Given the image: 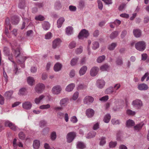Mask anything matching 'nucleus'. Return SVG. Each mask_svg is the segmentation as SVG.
Segmentation results:
<instances>
[{
	"label": "nucleus",
	"mask_w": 149,
	"mask_h": 149,
	"mask_svg": "<svg viewBox=\"0 0 149 149\" xmlns=\"http://www.w3.org/2000/svg\"><path fill=\"white\" fill-rule=\"evenodd\" d=\"M69 101V99L68 98L65 97L61 99L59 102V104L60 106L63 108L66 107Z\"/></svg>",
	"instance_id": "12"
},
{
	"label": "nucleus",
	"mask_w": 149,
	"mask_h": 149,
	"mask_svg": "<svg viewBox=\"0 0 149 149\" xmlns=\"http://www.w3.org/2000/svg\"><path fill=\"white\" fill-rule=\"evenodd\" d=\"M26 93V89L25 88H22L19 90V94L24 95Z\"/></svg>",
	"instance_id": "56"
},
{
	"label": "nucleus",
	"mask_w": 149,
	"mask_h": 149,
	"mask_svg": "<svg viewBox=\"0 0 149 149\" xmlns=\"http://www.w3.org/2000/svg\"><path fill=\"white\" fill-rule=\"evenodd\" d=\"M105 58V56L102 55L98 57L97 59V61L98 63H101L103 61Z\"/></svg>",
	"instance_id": "49"
},
{
	"label": "nucleus",
	"mask_w": 149,
	"mask_h": 149,
	"mask_svg": "<svg viewBox=\"0 0 149 149\" xmlns=\"http://www.w3.org/2000/svg\"><path fill=\"white\" fill-rule=\"evenodd\" d=\"M35 18V19L37 20L40 21H43L45 19L44 17L41 15H39L36 16Z\"/></svg>",
	"instance_id": "51"
},
{
	"label": "nucleus",
	"mask_w": 149,
	"mask_h": 149,
	"mask_svg": "<svg viewBox=\"0 0 149 149\" xmlns=\"http://www.w3.org/2000/svg\"><path fill=\"white\" fill-rule=\"evenodd\" d=\"M83 47L80 46L79 48H77L76 50V52L77 54H79L82 52Z\"/></svg>",
	"instance_id": "58"
},
{
	"label": "nucleus",
	"mask_w": 149,
	"mask_h": 149,
	"mask_svg": "<svg viewBox=\"0 0 149 149\" xmlns=\"http://www.w3.org/2000/svg\"><path fill=\"white\" fill-rule=\"evenodd\" d=\"M109 66L108 65L104 64L102 65L100 68V70L102 71L107 70L108 69Z\"/></svg>",
	"instance_id": "52"
},
{
	"label": "nucleus",
	"mask_w": 149,
	"mask_h": 149,
	"mask_svg": "<svg viewBox=\"0 0 149 149\" xmlns=\"http://www.w3.org/2000/svg\"><path fill=\"white\" fill-rule=\"evenodd\" d=\"M70 121L73 123H76L77 122L78 120L77 118L75 116H74L71 118Z\"/></svg>",
	"instance_id": "60"
},
{
	"label": "nucleus",
	"mask_w": 149,
	"mask_h": 149,
	"mask_svg": "<svg viewBox=\"0 0 149 149\" xmlns=\"http://www.w3.org/2000/svg\"><path fill=\"white\" fill-rule=\"evenodd\" d=\"M52 36V34L50 32H48L45 35V38L47 40L50 39Z\"/></svg>",
	"instance_id": "46"
},
{
	"label": "nucleus",
	"mask_w": 149,
	"mask_h": 149,
	"mask_svg": "<svg viewBox=\"0 0 149 149\" xmlns=\"http://www.w3.org/2000/svg\"><path fill=\"white\" fill-rule=\"evenodd\" d=\"M99 47V44L98 42L94 41L92 43V48L94 50H95Z\"/></svg>",
	"instance_id": "40"
},
{
	"label": "nucleus",
	"mask_w": 149,
	"mask_h": 149,
	"mask_svg": "<svg viewBox=\"0 0 149 149\" xmlns=\"http://www.w3.org/2000/svg\"><path fill=\"white\" fill-rule=\"evenodd\" d=\"M111 116L109 114H107L104 117L103 119V121L105 123H108L111 119Z\"/></svg>",
	"instance_id": "39"
},
{
	"label": "nucleus",
	"mask_w": 149,
	"mask_h": 149,
	"mask_svg": "<svg viewBox=\"0 0 149 149\" xmlns=\"http://www.w3.org/2000/svg\"><path fill=\"white\" fill-rule=\"evenodd\" d=\"M117 44L116 43L113 42L108 46V49L110 50H114Z\"/></svg>",
	"instance_id": "36"
},
{
	"label": "nucleus",
	"mask_w": 149,
	"mask_h": 149,
	"mask_svg": "<svg viewBox=\"0 0 149 149\" xmlns=\"http://www.w3.org/2000/svg\"><path fill=\"white\" fill-rule=\"evenodd\" d=\"M18 46L19 45H17L16 42L11 44L13 54L16 58L19 56L20 54L19 49L18 47Z\"/></svg>",
	"instance_id": "2"
},
{
	"label": "nucleus",
	"mask_w": 149,
	"mask_h": 149,
	"mask_svg": "<svg viewBox=\"0 0 149 149\" xmlns=\"http://www.w3.org/2000/svg\"><path fill=\"white\" fill-rule=\"evenodd\" d=\"M5 125L6 127H8L12 130L14 131H19L20 129L15 124L9 120H6L5 122Z\"/></svg>",
	"instance_id": "3"
},
{
	"label": "nucleus",
	"mask_w": 149,
	"mask_h": 149,
	"mask_svg": "<svg viewBox=\"0 0 149 149\" xmlns=\"http://www.w3.org/2000/svg\"><path fill=\"white\" fill-rule=\"evenodd\" d=\"M3 52L6 55L8 56V58L9 60L12 62L13 63L15 64V62L13 60L12 56L10 55V53L9 52V49L7 47H5L3 49ZM14 67L15 70H14L15 74H16L17 71L18 70V68H17V65L15 64Z\"/></svg>",
	"instance_id": "1"
},
{
	"label": "nucleus",
	"mask_w": 149,
	"mask_h": 149,
	"mask_svg": "<svg viewBox=\"0 0 149 149\" xmlns=\"http://www.w3.org/2000/svg\"><path fill=\"white\" fill-rule=\"evenodd\" d=\"M63 108L62 106H56L54 108V109L56 111H61L63 109Z\"/></svg>",
	"instance_id": "62"
},
{
	"label": "nucleus",
	"mask_w": 149,
	"mask_h": 149,
	"mask_svg": "<svg viewBox=\"0 0 149 149\" xmlns=\"http://www.w3.org/2000/svg\"><path fill=\"white\" fill-rule=\"evenodd\" d=\"M33 30H29L26 32V35L27 36L31 37L33 35Z\"/></svg>",
	"instance_id": "64"
},
{
	"label": "nucleus",
	"mask_w": 149,
	"mask_h": 149,
	"mask_svg": "<svg viewBox=\"0 0 149 149\" xmlns=\"http://www.w3.org/2000/svg\"><path fill=\"white\" fill-rule=\"evenodd\" d=\"M18 136L21 140H24L26 136L23 132H21L18 134Z\"/></svg>",
	"instance_id": "45"
},
{
	"label": "nucleus",
	"mask_w": 149,
	"mask_h": 149,
	"mask_svg": "<svg viewBox=\"0 0 149 149\" xmlns=\"http://www.w3.org/2000/svg\"><path fill=\"white\" fill-rule=\"evenodd\" d=\"M64 114H64L63 113H62L61 111H59V112H58L57 113V117L61 119L64 116Z\"/></svg>",
	"instance_id": "63"
},
{
	"label": "nucleus",
	"mask_w": 149,
	"mask_h": 149,
	"mask_svg": "<svg viewBox=\"0 0 149 149\" xmlns=\"http://www.w3.org/2000/svg\"><path fill=\"white\" fill-rule=\"evenodd\" d=\"M57 135L55 131L52 132L50 135V138L52 141H54L56 139Z\"/></svg>",
	"instance_id": "44"
},
{
	"label": "nucleus",
	"mask_w": 149,
	"mask_h": 149,
	"mask_svg": "<svg viewBox=\"0 0 149 149\" xmlns=\"http://www.w3.org/2000/svg\"><path fill=\"white\" fill-rule=\"evenodd\" d=\"M61 90V88L60 86L56 85L52 88V91L53 94L58 95L60 93Z\"/></svg>",
	"instance_id": "9"
},
{
	"label": "nucleus",
	"mask_w": 149,
	"mask_h": 149,
	"mask_svg": "<svg viewBox=\"0 0 149 149\" xmlns=\"http://www.w3.org/2000/svg\"><path fill=\"white\" fill-rule=\"evenodd\" d=\"M111 122L113 125H119L120 123L119 120L115 119H112L111 120Z\"/></svg>",
	"instance_id": "53"
},
{
	"label": "nucleus",
	"mask_w": 149,
	"mask_h": 149,
	"mask_svg": "<svg viewBox=\"0 0 149 149\" xmlns=\"http://www.w3.org/2000/svg\"><path fill=\"white\" fill-rule=\"evenodd\" d=\"M114 92L113 88L112 87H109L107 88L105 91L107 94H111Z\"/></svg>",
	"instance_id": "43"
},
{
	"label": "nucleus",
	"mask_w": 149,
	"mask_h": 149,
	"mask_svg": "<svg viewBox=\"0 0 149 149\" xmlns=\"http://www.w3.org/2000/svg\"><path fill=\"white\" fill-rule=\"evenodd\" d=\"M79 94V93L78 92H75L72 96V99L74 100H76Z\"/></svg>",
	"instance_id": "61"
},
{
	"label": "nucleus",
	"mask_w": 149,
	"mask_h": 149,
	"mask_svg": "<svg viewBox=\"0 0 149 149\" xmlns=\"http://www.w3.org/2000/svg\"><path fill=\"white\" fill-rule=\"evenodd\" d=\"M13 93V91H9L6 92L4 96L7 99H10Z\"/></svg>",
	"instance_id": "37"
},
{
	"label": "nucleus",
	"mask_w": 149,
	"mask_h": 149,
	"mask_svg": "<svg viewBox=\"0 0 149 149\" xmlns=\"http://www.w3.org/2000/svg\"><path fill=\"white\" fill-rule=\"evenodd\" d=\"M86 147L85 144L81 141L78 142L77 144V148L79 149H83Z\"/></svg>",
	"instance_id": "25"
},
{
	"label": "nucleus",
	"mask_w": 149,
	"mask_h": 149,
	"mask_svg": "<svg viewBox=\"0 0 149 149\" xmlns=\"http://www.w3.org/2000/svg\"><path fill=\"white\" fill-rule=\"evenodd\" d=\"M137 88L140 91H144L148 89V86L147 85L144 83L138 85Z\"/></svg>",
	"instance_id": "14"
},
{
	"label": "nucleus",
	"mask_w": 149,
	"mask_h": 149,
	"mask_svg": "<svg viewBox=\"0 0 149 149\" xmlns=\"http://www.w3.org/2000/svg\"><path fill=\"white\" fill-rule=\"evenodd\" d=\"M62 7L61 3L59 1H56L55 3V8L57 10L60 9Z\"/></svg>",
	"instance_id": "41"
},
{
	"label": "nucleus",
	"mask_w": 149,
	"mask_h": 149,
	"mask_svg": "<svg viewBox=\"0 0 149 149\" xmlns=\"http://www.w3.org/2000/svg\"><path fill=\"white\" fill-rule=\"evenodd\" d=\"M105 82L102 79H98L96 83V86L98 88L102 89L104 86Z\"/></svg>",
	"instance_id": "11"
},
{
	"label": "nucleus",
	"mask_w": 149,
	"mask_h": 149,
	"mask_svg": "<svg viewBox=\"0 0 149 149\" xmlns=\"http://www.w3.org/2000/svg\"><path fill=\"white\" fill-rule=\"evenodd\" d=\"M25 5V0H20L19 1L18 5V7L20 8H23Z\"/></svg>",
	"instance_id": "42"
},
{
	"label": "nucleus",
	"mask_w": 149,
	"mask_h": 149,
	"mask_svg": "<svg viewBox=\"0 0 149 149\" xmlns=\"http://www.w3.org/2000/svg\"><path fill=\"white\" fill-rule=\"evenodd\" d=\"M32 104L29 101L25 102L22 103V107L23 108L27 110L30 109L32 107Z\"/></svg>",
	"instance_id": "15"
},
{
	"label": "nucleus",
	"mask_w": 149,
	"mask_h": 149,
	"mask_svg": "<svg viewBox=\"0 0 149 149\" xmlns=\"http://www.w3.org/2000/svg\"><path fill=\"white\" fill-rule=\"evenodd\" d=\"M35 80L33 77H29L27 78V82L28 84L32 86L33 85V83H34Z\"/></svg>",
	"instance_id": "32"
},
{
	"label": "nucleus",
	"mask_w": 149,
	"mask_h": 149,
	"mask_svg": "<svg viewBox=\"0 0 149 149\" xmlns=\"http://www.w3.org/2000/svg\"><path fill=\"white\" fill-rule=\"evenodd\" d=\"M87 69L86 66H83L80 69L79 72V75L80 76L83 75L85 74Z\"/></svg>",
	"instance_id": "21"
},
{
	"label": "nucleus",
	"mask_w": 149,
	"mask_h": 149,
	"mask_svg": "<svg viewBox=\"0 0 149 149\" xmlns=\"http://www.w3.org/2000/svg\"><path fill=\"white\" fill-rule=\"evenodd\" d=\"M105 143V138L104 137H102L100 143V145L101 146H103Z\"/></svg>",
	"instance_id": "59"
},
{
	"label": "nucleus",
	"mask_w": 149,
	"mask_h": 149,
	"mask_svg": "<svg viewBox=\"0 0 149 149\" xmlns=\"http://www.w3.org/2000/svg\"><path fill=\"white\" fill-rule=\"evenodd\" d=\"M126 113L129 115L134 116L136 114V112L130 109H128L126 111Z\"/></svg>",
	"instance_id": "54"
},
{
	"label": "nucleus",
	"mask_w": 149,
	"mask_h": 149,
	"mask_svg": "<svg viewBox=\"0 0 149 149\" xmlns=\"http://www.w3.org/2000/svg\"><path fill=\"white\" fill-rule=\"evenodd\" d=\"M144 123L142 122L139 124L136 125V126L134 127V130L137 131H139L140 130L142 127L144 125Z\"/></svg>",
	"instance_id": "30"
},
{
	"label": "nucleus",
	"mask_w": 149,
	"mask_h": 149,
	"mask_svg": "<svg viewBox=\"0 0 149 149\" xmlns=\"http://www.w3.org/2000/svg\"><path fill=\"white\" fill-rule=\"evenodd\" d=\"M26 15L23 14L22 16V17L24 21V22L23 23L22 26L21 27V29H23L25 27L26 25V22H28L30 21V18L29 17V18L26 17Z\"/></svg>",
	"instance_id": "18"
},
{
	"label": "nucleus",
	"mask_w": 149,
	"mask_h": 149,
	"mask_svg": "<svg viewBox=\"0 0 149 149\" xmlns=\"http://www.w3.org/2000/svg\"><path fill=\"white\" fill-rule=\"evenodd\" d=\"M61 42V41L60 38H56L52 42V48L54 49H56L60 45Z\"/></svg>",
	"instance_id": "13"
},
{
	"label": "nucleus",
	"mask_w": 149,
	"mask_h": 149,
	"mask_svg": "<svg viewBox=\"0 0 149 149\" xmlns=\"http://www.w3.org/2000/svg\"><path fill=\"white\" fill-rule=\"evenodd\" d=\"M99 68L97 67H94L91 69L90 74L91 76L94 77L97 74L99 71Z\"/></svg>",
	"instance_id": "16"
},
{
	"label": "nucleus",
	"mask_w": 149,
	"mask_h": 149,
	"mask_svg": "<svg viewBox=\"0 0 149 149\" xmlns=\"http://www.w3.org/2000/svg\"><path fill=\"white\" fill-rule=\"evenodd\" d=\"M79 60L78 58L76 57L72 58L70 61V64L72 66H74L77 64Z\"/></svg>",
	"instance_id": "35"
},
{
	"label": "nucleus",
	"mask_w": 149,
	"mask_h": 149,
	"mask_svg": "<svg viewBox=\"0 0 149 149\" xmlns=\"http://www.w3.org/2000/svg\"><path fill=\"white\" fill-rule=\"evenodd\" d=\"M133 33L135 36L136 38L140 37L141 35V31L139 29H134L133 30Z\"/></svg>",
	"instance_id": "26"
},
{
	"label": "nucleus",
	"mask_w": 149,
	"mask_h": 149,
	"mask_svg": "<svg viewBox=\"0 0 149 149\" xmlns=\"http://www.w3.org/2000/svg\"><path fill=\"white\" fill-rule=\"evenodd\" d=\"M50 107L49 104H47L46 105H42L39 107V108L41 109H46Z\"/></svg>",
	"instance_id": "48"
},
{
	"label": "nucleus",
	"mask_w": 149,
	"mask_h": 149,
	"mask_svg": "<svg viewBox=\"0 0 149 149\" xmlns=\"http://www.w3.org/2000/svg\"><path fill=\"white\" fill-rule=\"evenodd\" d=\"M135 47L138 50L142 51L145 49V43L143 41H139L136 44Z\"/></svg>",
	"instance_id": "5"
},
{
	"label": "nucleus",
	"mask_w": 149,
	"mask_h": 149,
	"mask_svg": "<svg viewBox=\"0 0 149 149\" xmlns=\"http://www.w3.org/2000/svg\"><path fill=\"white\" fill-rule=\"evenodd\" d=\"M19 18L17 16H14L11 18L12 22L13 24H16L19 22Z\"/></svg>",
	"instance_id": "28"
},
{
	"label": "nucleus",
	"mask_w": 149,
	"mask_h": 149,
	"mask_svg": "<svg viewBox=\"0 0 149 149\" xmlns=\"http://www.w3.org/2000/svg\"><path fill=\"white\" fill-rule=\"evenodd\" d=\"M94 98L90 96H86L84 98L83 102L84 104H90L94 101Z\"/></svg>",
	"instance_id": "10"
},
{
	"label": "nucleus",
	"mask_w": 149,
	"mask_h": 149,
	"mask_svg": "<svg viewBox=\"0 0 149 149\" xmlns=\"http://www.w3.org/2000/svg\"><path fill=\"white\" fill-rule=\"evenodd\" d=\"M132 105L136 107V109H140L143 106V103L142 101L139 99H136L134 100L132 102Z\"/></svg>",
	"instance_id": "7"
},
{
	"label": "nucleus",
	"mask_w": 149,
	"mask_h": 149,
	"mask_svg": "<svg viewBox=\"0 0 149 149\" xmlns=\"http://www.w3.org/2000/svg\"><path fill=\"white\" fill-rule=\"evenodd\" d=\"M89 35L88 31L86 29H83L79 33L78 37L79 39H83L86 38Z\"/></svg>",
	"instance_id": "4"
},
{
	"label": "nucleus",
	"mask_w": 149,
	"mask_h": 149,
	"mask_svg": "<svg viewBox=\"0 0 149 149\" xmlns=\"http://www.w3.org/2000/svg\"><path fill=\"white\" fill-rule=\"evenodd\" d=\"M116 64L119 66H121L123 64V61L122 58L119 57L116 58Z\"/></svg>",
	"instance_id": "33"
},
{
	"label": "nucleus",
	"mask_w": 149,
	"mask_h": 149,
	"mask_svg": "<svg viewBox=\"0 0 149 149\" xmlns=\"http://www.w3.org/2000/svg\"><path fill=\"white\" fill-rule=\"evenodd\" d=\"M42 27L45 31L48 30L50 28V25L49 23L47 21H44L42 23Z\"/></svg>",
	"instance_id": "19"
},
{
	"label": "nucleus",
	"mask_w": 149,
	"mask_h": 149,
	"mask_svg": "<svg viewBox=\"0 0 149 149\" xmlns=\"http://www.w3.org/2000/svg\"><path fill=\"white\" fill-rule=\"evenodd\" d=\"M65 32L66 34L68 36L72 34L73 33V28L70 26L67 27L65 29Z\"/></svg>",
	"instance_id": "23"
},
{
	"label": "nucleus",
	"mask_w": 149,
	"mask_h": 149,
	"mask_svg": "<svg viewBox=\"0 0 149 149\" xmlns=\"http://www.w3.org/2000/svg\"><path fill=\"white\" fill-rule=\"evenodd\" d=\"M118 31H116L113 32L110 36V38L111 39H113L116 38L118 35Z\"/></svg>",
	"instance_id": "38"
},
{
	"label": "nucleus",
	"mask_w": 149,
	"mask_h": 149,
	"mask_svg": "<svg viewBox=\"0 0 149 149\" xmlns=\"http://www.w3.org/2000/svg\"><path fill=\"white\" fill-rule=\"evenodd\" d=\"M96 134V132L95 131H91L86 136V137L87 139H91L95 137Z\"/></svg>",
	"instance_id": "29"
},
{
	"label": "nucleus",
	"mask_w": 149,
	"mask_h": 149,
	"mask_svg": "<svg viewBox=\"0 0 149 149\" xmlns=\"http://www.w3.org/2000/svg\"><path fill=\"white\" fill-rule=\"evenodd\" d=\"M45 97L43 95H41L39 97H37L34 100V102L36 104H38L40 103L41 100Z\"/></svg>",
	"instance_id": "27"
},
{
	"label": "nucleus",
	"mask_w": 149,
	"mask_h": 149,
	"mask_svg": "<svg viewBox=\"0 0 149 149\" xmlns=\"http://www.w3.org/2000/svg\"><path fill=\"white\" fill-rule=\"evenodd\" d=\"M40 146V143L39 141L36 140L33 141V147L35 149H38Z\"/></svg>",
	"instance_id": "31"
},
{
	"label": "nucleus",
	"mask_w": 149,
	"mask_h": 149,
	"mask_svg": "<svg viewBox=\"0 0 149 149\" xmlns=\"http://www.w3.org/2000/svg\"><path fill=\"white\" fill-rule=\"evenodd\" d=\"M134 122L132 120L129 119L127 121L126 125L128 127H130L134 126Z\"/></svg>",
	"instance_id": "34"
},
{
	"label": "nucleus",
	"mask_w": 149,
	"mask_h": 149,
	"mask_svg": "<svg viewBox=\"0 0 149 149\" xmlns=\"http://www.w3.org/2000/svg\"><path fill=\"white\" fill-rule=\"evenodd\" d=\"M62 66V65L61 63H57L54 65V70L56 72L58 71L61 70Z\"/></svg>",
	"instance_id": "20"
},
{
	"label": "nucleus",
	"mask_w": 149,
	"mask_h": 149,
	"mask_svg": "<svg viewBox=\"0 0 149 149\" xmlns=\"http://www.w3.org/2000/svg\"><path fill=\"white\" fill-rule=\"evenodd\" d=\"M86 113L88 118H91L93 116L95 113V111L92 109L89 108L86 110Z\"/></svg>",
	"instance_id": "17"
},
{
	"label": "nucleus",
	"mask_w": 149,
	"mask_h": 149,
	"mask_svg": "<svg viewBox=\"0 0 149 149\" xmlns=\"http://www.w3.org/2000/svg\"><path fill=\"white\" fill-rule=\"evenodd\" d=\"M76 45V42L74 41H72L70 43L68 47L70 49H72L75 47Z\"/></svg>",
	"instance_id": "50"
},
{
	"label": "nucleus",
	"mask_w": 149,
	"mask_h": 149,
	"mask_svg": "<svg viewBox=\"0 0 149 149\" xmlns=\"http://www.w3.org/2000/svg\"><path fill=\"white\" fill-rule=\"evenodd\" d=\"M75 86V85L74 84H70L67 86L65 88V90L68 92H71L73 90Z\"/></svg>",
	"instance_id": "22"
},
{
	"label": "nucleus",
	"mask_w": 149,
	"mask_h": 149,
	"mask_svg": "<svg viewBox=\"0 0 149 149\" xmlns=\"http://www.w3.org/2000/svg\"><path fill=\"white\" fill-rule=\"evenodd\" d=\"M6 26L8 27L9 30L11 29V25L10 24L9 19L8 18H7L5 20V27Z\"/></svg>",
	"instance_id": "47"
},
{
	"label": "nucleus",
	"mask_w": 149,
	"mask_h": 149,
	"mask_svg": "<svg viewBox=\"0 0 149 149\" xmlns=\"http://www.w3.org/2000/svg\"><path fill=\"white\" fill-rule=\"evenodd\" d=\"M65 19L64 17H61L59 18L57 22V27L58 28L61 27Z\"/></svg>",
	"instance_id": "24"
},
{
	"label": "nucleus",
	"mask_w": 149,
	"mask_h": 149,
	"mask_svg": "<svg viewBox=\"0 0 149 149\" xmlns=\"http://www.w3.org/2000/svg\"><path fill=\"white\" fill-rule=\"evenodd\" d=\"M117 144L116 141H111L109 143V146L110 148H113L116 146Z\"/></svg>",
	"instance_id": "55"
},
{
	"label": "nucleus",
	"mask_w": 149,
	"mask_h": 149,
	"mask_svg": "<svg viewBox=\"0 0 149 149\" xmlns=\"http://www.w3.org/2000/svg\"><path fill=\"white\" fill-rule=\"evenodd\" d=\"M97 3L98 4V8L101 10H102L103 7V5L102 1L100 0H98Z\"/></svg>",
	"instance_id": "57"
},
{
	"label": "nucleus",
	"mask_w": 149,
	"mask_h": 149,
	"mask_svg": "<svg viewBox=\"0 0 149 149\" xmlns=\"http://www.w3.org/2000/svg\"><path fill=\"white\" fill-rule=\"evenodd\" d=\"M45 88V86L43 84L39 83L35 86V90L36 92L38 93H40L44 90Z\"/></svg>",
	"instance_id": "6"
},
{
	"label": "nucleus",
	"mask_w": 149,
	"mask_h": 149,
	"mask_svg": "<svg viewBox=\"0 0 149 149\" xmlns=\"http://www.w3.org/2000/svg\"><path fill=\"white\" fill-rule=\"evenodd\" d=\"M76 136V134L74 132H71L68 133L67 136V141L71 143L74 139Z\"/></svg>",
	"instance_id": "8"
}]
</instances>
